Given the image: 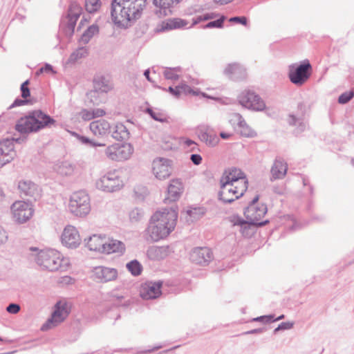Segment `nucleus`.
<instances>
[{"label":"nucleus","instance_id":"2","mask_svg":"<svg viewBox=\"0 0 354 354\" xmlns=\"http://www.w3.org/2000/svg\"><path fill=\"white\" fill-rule=\"evenodd\" d=\"M178 213L173 209L156 212L146 230L147 240L156 242L167 237L175 228Z\"/></svg>","mask_w":354,"mask_h":354},{"label":"nucleus","instance_id":"27","mask_svg":"<svg viewBox=\"0 0 354 354\" xmlns=\"http://www.w3.org/2000/svg\"><path fill=\"white\" fill-rule=\"evenodd\" d=\"M0 155L5 159H8V162L14 159L16 153L14 151L13 140H0Z\"/></svg>","mask_w":354,"mask_h":354},{"label":"nucleus","instance_id":"47","mask_svg":"<svg viewBox=\"0 0 354 354\" xmlns=\"http://www.w3.org/2000/svg\"><path fill=\"white\" fill-rule=\"evenodd\" d=\"M225 20V16H221L219 19L215 21L207 23L204 28H222L223 22Z\"/></svg>","mask_w":354,"mask_h":354},{"label":"nucleus","instance_id":"56","mask_svg":"<svg viewBox=\"0 0 354 354\" xmlns=\"http://www.w3.org/2000/svg\"><path fill=\"white\" fill-rule=\"evenodd\" d=\"M273 319H274L273 315H264V316H261V317L254 318L253 321L254 322H260L261 321V322H263L265 323H269V322H272Z\"/></svg>","mask_w":354,"mask_h":354},{"label":"nucleus","instance_id":"32","mask_svg":"<svg viewBox=\"0 0 354 354\" xmlns=\"http://www.w3.org/2000/svg\"><path fill=\"white\" fill-rule=\"evenodd\" d=\"M153 4L159 8L160 15L167 16L172 14V8L175 6L172 0H153Z\"/></svg>","mask_w":354,"mask_h":354},{"label":"nucleus","instance_id":"42","mask_svg":"<svg viewBox=\"0 0 354 354\" xmlns=\"http://www.w3.org/2000/svg\"><path fill=\"white\" fill-rule=\"evenodd\" d=\"M237 225H240L241 227V232L242 234L245 236H249L252 235L254 232L253 228L251 227V226H254L252 224L250 223L248 220L246 221L244 220H240L236 223Z\"/></svg>","mask_w":354,"mask_h":354},{"label":"nucleus","instance_id":"6","mask_svg":"<svg viewBox=\"0 0 354 354\" xmlns=\"http://www.w3.org/2000/svg\"><path fill=\"white\" fill-rule=\"evenodd\" d=\"M312 66L308 60H304L300 64H293L288 67L290 81L297 86L304 85L311 75Z\"/></svg>","mask_w":354,"mask_h":354},{"label":"nucleus","instance_id":"39","mask_svg":"<svg viewBox=\"0 0 354 354\" xmlns=\"http://www.w3.org/2000/svg\"><path fill=\"white\" fill-rule=\"evenodd\" d=\"M87 55L88 50L86 47L78 48L77 50H75L71 54L68 62L69 63H75L78 59L85 57Z\"/></svg>","mask_w":354,"mask_h":354},{"label":"nucleus","instance_id":"59","mask_svg":"<svg viewBox=\"0 0 354 354\" xmlns=\"http://www.w3.org/2000/svg\"><path fill=\"white\" fill-rule=\"evenodd\" d=\"M190 160L194 165H198L201 163L202 157L199 154H192Z\"/></svg>","mask_w":354,"mask_h":354},{"label":"nucleus","instance_id":"44","mask_svg":"<svg viewBox=\"0 0 354 354\" xmlns=\"http://www.w3.org/2000/svg\"><path fill=\"white\" fill-rule=\"evenodd\" d=\"M100 6H101L100 0H86L85 1L86 10L90 13L96 12L100 8Z\"/></svg>","mask_w":354,"mask_h":354},{"label":"nucleus","instance_id":"10","mask_svg":"<svg viewBox=\"0 0 354 354\" xmlns=\"http://www.w3.org/2000/svg\"><path fill=\"white\" fill-rule=\"evenodd\" d=\"M133 151V147L130 143H115L106 147L105 154L110 160L120 162L129 159Z\"/></svg>","mask_w":354,"mask_h":354},{"label":"nucleus","instance_id":"46","mask_svg":"<svg viewBox=\"0 0 354 354\" xmlns=\"http://www.w3.org/2000/svg\"><path fill=\"white\" fill-rule=\"evenodd\" d=\"M177 68H166L164 71V76L167 80H178L179 75L176 73Z\"/></svg>","mask_w":354,"mask_h":354},{"label":"nucleus","instance_id":"3","mask_svg":"<svg viewBox=\"0 0 354 354\" xmlns=\"http://www.w3.org/2000/svg\"><path fill=\"white\" fill-rule=\"evenodd\" d=\"M29 251L30 259L35 261L42 270L55 272L68 263V261L56 250H39L38 248L30 247Z\"/></svg>","mask_w":354,"mask_h":354},{"label":"nucleus","instance_id":"22","mask_svg":"<svg viewBox=\"0 0 354 354\" xmlns=\"http://www.w3.org/2000/svg\"><path fill=\"white\" fill-rule=\"evenodd\" d=\"M287 170V163L281 158H276L270 169V180L283 179L286 175Z\"/></svg>","mask_w":354,"mask_h":354},{"label":"nucleus","instance_id":"63","mask_svg":"<svg viewBox=\"0 0 354 354\" xmlns=\"http://www.w3.org/2000/svg\"><path fill=\"white\" fill-rule=\"evenodd\" d=\"M292 324L290 322H282L278 326V329L281 330H288L290 329L292 327Z\"/></svg>","mask_w":354,"mask_h":354},{"label":"nucleus","instance_id":"23","mask_svg":"<svg viewBox=\"0 0 354 354\" xmlns=\"http://www.w3.org/2000/svg\"><path fill=\"white\" fill-rule=\"evenodd\" d=\"M89 128L92 133L97 137H104L111 133L110 123L103 119L93 121Z\"/></svg>","mask_w":354,"mask_h":354},{"label":"nucleus","instance_id":"21","mask_svg":"<svg viewBox=\"0 0 354 354\" xmlns=\"http://www.w3.org/2000/svg\"><path fill=\"white\" fill-rule=\"evenodd\" d=\"M162 281H147L141 286L140 295L144 299H153L161 295Z\"/></svg>","mask_w":354,"mask_h":354},{"label":"nucleus","instance_id":"24","mask_svg":"<svg viewBox=\"0 0 354 354\" xmlns=\"http://www.w3.org/2000/svg\"><path fill=\"white\" fill-rule=\"evenodd\" d=\"M183 184L178 179H173L170 181L167 189V197L165 199L166 202H174L177 201L183 192Z\"/></svg>","mask_w":354,"mask_h":354},{"label":"nucleus","instance_id":"35","mask_svg":"<svg viewBox=\"0 0 354 354\" xmlns=\"http://www.w3.org/2000/svg\"><path fill=\"white\" fill-rule=\"evenodd\" d=\"M287 121L290 125L297 126V130L299 133L304 131L307 127V124L304 121L303 115L297 117L294 114H290L288 117Z\"/></svg>","mask_w":354,"mask_h":354},{"label":"nucleus","instance_id":"26","mask_svg":"<svg viewBox=\"0 0 354 354\" xmlns=\"http://www.w3.org/2000/svg\"><path fill=\"white\" fill-rule=\"evenodd\" d=\"M113 88L112 82L108 77L99 75L93 80V88L102 93H107Z\"/></svg>","mask_w":354,"mask_h":354},{"label":"nucleus","instance_id":"55","mask_svg":"<svg viewBox=\"0 0 354 354\" xmlns=\"http://www.w3.org/2000/svg\"><path fill=\"white\" fill-rule=\"evenodd\" d=\"M146 112L150 115V116L156 121L162 122L164 120L161 118L162 115L160 113L154 112L152 109L147 108Z\"/></svg>","mask_w":354,"mask_h":354},{"label":"nucleus","instance_id":"54","mask_svg":"<svg viewBox=\"0 0 354 354\" xmlns=\"http://www.w3.org/2000/svg\"><path fill=\"white\" fill-rule=\"evenodd\" d=\"M20 306L17 304L11 303L6 307V310L10 314H17L20 311Z\"/></svg>","mask_w":354,"mask_h":354},{"label":"nucleus","instance_id":"5","mask_svg":"<svg viewBox=\"0 0 354 354\" xmlns=\"http://www.w3.org/2000/svg\"><path fill=\"white\" fill-rule=\"evenodd\" d=\"M88 194L84 191L75 192L71 194L68 203L69 212L77 217L86 216L91 212Z\"/></svg>","mask_w":354,"mask_h":354},{"label":"nucleus","instance_id":"28","mask_svg":"<svg viewBox=\"0 0 354 354\" xmlns=\"http://www.w3.org/2000/svg\"><path fill=\"white\" fill-rule=\"evenodd\" d=\"M225 73L233 80H243L246 77L245 68L239 64H229L225 70Z\"/></svg>","mask_w":354,"mask_h":354},{"label":"nucleus","instance_id":"18","mask_svg":"<svg viewBox=\"0 0 354 354\" xmlns=\"http://www.w3.org/2000/svg\"><path fill=\"white\" fill-rule=\"evenodd\" d=\"M171 161L164 158H156L153 161V173L159 180L168 178L171 174Z\"/></svg>","mask_w":354,"mask_h":354},{"label":"nucleus","instance_id":"62","mask_svg":"<svg viewBox=\"0 0 354 354\" xmlns=\"http://www.w3.org/2000/svg\"><path fill=\"white\" fill-rule=\"evenodd\" d=\"M266 330V328H256L251 330L246 331L243 333V335H249V334H260L263 333Z\"/></svg>","mask_w":354,"mask_h":354},{"label":"nucleus","instance_id":"64","mask_svg":"<svg viewBox=\"0 0 354 354\" xmlns=\"http://www.w3.org/2000/svg\"><path fill=\"white\" fill-rule=\"evenodd\" d=\"M185 145L187 147H191V149L193 151L194 150V148L196 146V143L190 140V139H187L185 141Z\"/></svg>","mask_w":354,"mask_h":354},{"label":"nucleus","instance_id":"17","mask_svg":"<svg viewBox=\"0 0 354 354\" xmlns=\"http://www.w3.org/2000/svg\"><path fill=\"white\" fill-rule=\"evenodd\" d=\"M62 243L69 248H76L81 243V239L77 230L72 226H66L61 236Z\"/></svg>","mask_w":354,"mask_h":354},{"label":"nucleus","instance_id":"25","mask_svg":"<svg viewBox=\"0 0 354 354\" xmlns=\"http://www.w3.org/2000/svg\"><path fill=\"white\" fill-rule=\"evenodd\" d=\"M231 121L237 122L241 136L248 138H253L257 136V133L247 124L245 120L240 113H234Z\"/></svg>","mask_w":354,"mask_h":354},{"label":"nucleus","instance_id":"15","mask_svg":"<svg viewBox=\"0 0 354 354\" xmlns=\"http://www.w3.org/2000/svg\"><path fill=\"white\" fill-rule=\"evenodd\" d=\"M68 314V313L66 304H62L60 302L57 303L55 309L52 313L51 317L41 326V330L46 331L57 326L66 319Z\"/></svg>","mask_w":354,"mask_h":354},{"label":"nucleus","instance_id":"13","mask_svg":"<svg viewBox=\"0 0 354 354\" xmlns=\"http://www.w3.org/2000/svg\"><path fill=\"white\" fill-rule=\"evenodd\" d=\"M118 272L114 268L103 266L94 267L91 270V278L97 283H108L117 279Z\"/></svg>","mask_w":354,"mask_h":354},{"label":"nucleus","instance_id":"34","mask_svg":"<svg viewBox=\"0 0 354 354\" xmlns=\"http://www.w3.org/2000/svg\"><path fill=\"white\" fill-rule=\"evenodd\" d=\"M75 165L68 161L60 162L55 168L56 171L64 176H73L75 174Z\"/></svg>","mask_w":354,"mask_h":354},{"label":"nucleus","instance_id":"16","mask_svg":"<svg viewBox=\"0 0 354 354\" xmlns=\"http://www.w3.org/2000/svg\"><path fill=\"white\" fill-rule=\"evenodd\" d=\"M18 189L21 197L27 198L28 201H36L40 197V189L30 180H21L18 184Z\"/></svg>","mask_w":354,"mask_h":354},{"label":"nucleus","instance_id":"61","mask_svg":"<svg viewBox=\"0 0 354 354\" xmlns=\"http://www.w3.org/2000/svg\"><path fill=\"white\" fill-rule=\"evenodd\" d=\"M43 72H46V73L53 72L52 66L48 64H46L44 67L41 68L37 72V74L39 75Z\"/></svg>","mask_w":354,"mask_h":354},{"label":"nucleus","instance_id":"45","mask_svg":"<svg viewBox=\"0 0 354 354\" xmlns=\"http://www.w3.org/2000/svg\"><path fill=\"white\" fill-rule=\"evenodd\" d=\"M143 217V212L138 209L134 208L129 212V219L131 222H138Z\"/></svg>","mask_w":354,"mask_h":354},{"label":"nucleus","instance_id":"8","mask_svg":"<svg viewBox=\"0 0 354 354\" xmlns=\"http://www.w3.org/2000/svg\"><path fill=\"white\" fill-rule=\"evenodd\" d=\"M123 185L124 183L121 178L120 172L116 169L108 171L96 182L98 189L107 192L118 191Z\"/></svg>","mask_w":354,"mask_h":354},{"label":"nucleus","instance_id":"9","mask_svg":"<svg viewBox=\"0 0 354 354\" xmlns=\"http://www.w3.org/2000/svg\"><path fill=\"white\" fill-rule=\"evenodd\" d=\"M221 187L218 192L219 199L225 203H230L241 197L248 189V186L243 185H234L228 183H220Z\"/></svg>","mask_w":354,"mask_h":354},{"label":"nucleus","instance_id":"36","mask_svg":"<svg viewBox=\"0 0 354 354\" xmlns=\"http://www.w3.org/2000/svg\"><path fill=\"white\" fill-rule=\"evenodd\" d=\"M198 137L202 142L210 147L216 146L219 141L217 136L213 132L201 131Z\"/></svg>","mask_w":354,"mask_h":354},{"label":"nucleus","instance_id":"12","mask_svg":"<svg viewBox=\"0 0 354 354\" xmlns=\"http://www.w3.org/2000/svg\"><path fill=\"white\" fill-rule=\"evenodd\" d=\"M239 103L244 107L254 111H263L266 104L259 95L251 91H244L239 96Z\"/></svg>","mask_w":354,"mask_h":354},{"label":"nucleus","instance_id":"1","mask_svg":"<svg viewBox=\"0 0 354 354\" xmlns=\"http://www.w3.org/2000/svg\"><path fill=\"white\" fill-rule=\"evenodd\" d=\"M147 0H112L111 15L113 21L120 28H127L138 19Z\"/></svg>","mask_w":354,"mask_h":354},{"label":"nucleus","instance_id":"30","mask_svg":"<svg viewBox=\"0 0 354 354\" xmlns=\"http://www.w3.org/2000/svg\"><path fill=\"white\" fill-rule=\"evenodd\" d=\"M104 242V237L100 235L93 234L88 238L86 242V246L90 250L103 253Z\"/></svg>","mask_w":354,"mask_h":354},{"label":"nucleus","instance_id":"4","mask_svg":"<svg viewBox=\"0 0 354 354\" xmlns=\"http://www.w3.org/2000/svg\"><path fill=\"white\" fill-rule=\"evenodd\" d=\"M56 123L49 115L41 110H35L21 118L16 124V130L21 133H35L50 128Z\"/></svg>","mask_w":354,"mask_h":354},{"label":"nucleus","instance_id":"14","mask_svg":"<svg viewBox=\"0 0 354 354\" xmlns=\"http://www.w3.org/2000/svg\"><path fill=\"white\" fill-rule=\"evenodd\" d=\"M13 218L19 223H24L29 220L33 214L32 205L24 201H16L11 206Z\"/></svg>","mask_w":354,"mask_h":354},{"label":"nucleus","instance_id":"33","mask_svg":"<svg viewBox=\"0 0 354 354\" xmlns=\"http://www.w3.org/2000/svg\"><path fill=\"white\" fill-rule=\"evenodd\" d=\"M112 137L117 140H127L130 138V133L122 123H117L113 128Z\"/></svg>","mask_w":354,"mask_h":354},{"label":"nucleus","instance_id":"51","mask_svg":"<svg viewBox=\"0 0 354 354\" xmlns=\"http://www.w3.org/2000/svg\"><path fill=\"white\" fill-rule=\"evenodd\" d=\"M28 84H29V80H26L24 82H23L22 84L21 85L20 89H21V97L24 99H26L30 95V89L28 88Z\"/></svg>","mask_w":354,"mask_h":354},{"label":"nucleus","instance_id":"40","mask_svg":"<svg viewBox=\"0 0 354 354\" xmlns=\"http://www.w3.org/2000/svg\"><path fill=\"white\" fill-rule=\"evenodd\" d=\"M100 94H102V93L93 88L87 93V98L93 105H99L105 101L104 97L100 96Z\"/></svg>","mask_w":354,"mask_h":354},{"label":"nucleus","instance_id":"7","mask_svg":"<svg viewBox=\"0 0 354 354\" xmlns=\"http://www.w3.org/2000/svg\"><path fill=\"white\" fill-rule=\"evenodd\" d=\"M259 198V197L257 195L252 200L249 205L245 209L244 215L250 223L253 225L263 226L269 222L268 220L261 221L268 209L265 204L257 205Z\"/></svg>","mask_w":354,"mask_h":354},{"label":"nucleus","instance_id":"29","mask_svg":"<svg viewBox=\"0 0 354 354\" xmlns=\"http://www.w3.org/2000/svg\"><path fill=\"white\" fill-rule=\"evenodd\" d=\"M124 251H125V245L120 241L115 240V239H111V240H109V241H105V242H104L103 253L123 254Z\"/></svg>","mask_w":354,"mask_h":354},{"label":"nucleus","instance_id":"52","mask_svg":"<svg viewBox=\"0 0 354 354\" xmlns=\"http://www.w3.org/2000/svg\"><path fill=\"white\" fill-rule=\"evenodd\" d=\"M80 116L84 121H88L94 118L91 109H82L80 113Z\"/></svg>","mask_w":354,"mask_h":354},{"label":"nucleus","instance_id":"20","mask_svg":"<svg viewBox=\"0 0 354 354\" xmlns=\"http://www.w3.org/2000/svg\"><path fill=\"white\" fill-rule=\"evenodd\" d=\"M213 259L211 250L208 248H196L190 253V260L201 266L207 265Z\"/></svg>","mask_w":354,"mask_h":354},{"label":"nucleus","instance_id":"19","mask_svg":"<svg viewBox=\"0 0 354 354\" xmlns=\"http://www.w3.org/2000/svg\"><path fill=\"white\" fill-rule=\"evenodd\" d=\"M220 183H228L229 184L241 185L243 184L248 186V180L243 172L237 168L233 167L225 170Z\"/></svg>","mask_w":354,"mask_h":354},{"label":"nucleus","instance_id":"43","mask_svg":"<svg viewBox=\"0 0 354 354\" xmlns=\"http://www.w3.org/2000/svg\"><path fill=\"white\" fill-rule=\"evenodd\" d=\"M72 135L74 136L75 138H77V139L78 140H80L84 145H89V146L93 147L105 146V144L94 142L92 140H91L90 138H88L86 136H80L75 132H73Z\"/></svg>","mask_w":354,"mask_h":354},{"label":"nucleus","instance_id":"11","mask_svg":"<svg viewBox=\"0 0 354 354\" xmlns=\"http://www.w3.org/2000/svg\"><path fill=\"white\" fill-rule=\"evenodd\" d=\"M82 13V7L76 2L70 4L67 17L62 20L60 24L66 36L71 37L73 35L77 19Z\"/></svg>","mask_w":354,"mask_h":354},{"label":"nucleus","instance_id":"41","mask_svg":"<svg viewBox=\"0 0 354 354\" xmlns=\"http://www.w3.org/2000/svg\"><path fill=\"white\" fill-rule=\"evenodd\" d=\"M127 270L133 275L138 276L141 274L142 266L137 260H132L127 263Z\"/></svg>","mask_w":354,"mask_h":354},{"label":"nucleus","instance_id":"57","mask_svg":"<svg viewBox=\"0 0 354 354\" xmlns=\"http://www.w3.org/2000/svg\"><path fill=\"white\" fill-rule=\"evenodd\" d=\"M91 111L94 118H100L106 115V111L103 109L97 108L91 109Z\"/></svg>","mask_w":354,"mask_h":354},{"label":"nucleus","instance_id":"37","mask_svg":"<svg viewBox=\"0 0 354 354\" xmlns=\"http://www.w3.org/2000/svg\"><path fill=\"white\" fill-rule=\"evenodd\" d=\"M188 24L186 20L181 19L179 18H174L169 19L165 25L163 26V29L172 30L175 28H180L185 27Z\"/></svg>","mask_w":354,"mask_h":354},{"label":"nucleus","instance_id":"49","mask_svg":"<svg viewBox=\"0 0 354 354\" xmlns=\"http://www.w3.org/2000/svg\"><path fill=\"white\" fill-rule=\"evenodd\" d=\"M354 96L353 91L345 92L341 94L338 98V102L339 104H346L349 102Z\"/></svg>","mask_w":354,"mask_h":354},{"label":"nucleus","instance_id":"53","mask_svg":"<svg viewBox=\"0 0 354 354\" xmlns=\"http://www.w3.org/2000/svg\"><path fill=\"white\" fill-rule=\"evenodd\" d=\"M229 21L236 24H241L243 26H247L248 24V19L246 17L244 16L231 17L230 18Z\"/></svg>","mask_w":354,"mask_h":354},{"label":"nucleus","instance_id":"48","mask_svg":"<svg viewBox=\"0 0 354 354\" xmlns=\"http://www.w3.org/2000/svg\"><path fill=\"white\" fill-rule=\"evenodd\" d=\"M177 90L179 91V96L183 93L185 95L191 93H192L194 95H197V93L195 91H194L189 86L185 84H182L177 86Z\"/></svg>","mask_w":354,"mask_h":354},{"label":"nucleus","instance_id":"50","mask_svg":"<svg viewBox=\"0 0 354 354\" xmlns=\"http://www.w3.org/2000/svg\"><path fill=\"white\" fill-rule=\"evenodd\" d=\"M218 14L215 12L206 13L203 16H198L196 19L194 21V24H196L202 21H207L209 19H212L218 17Z\"/></svg>","mask_w":354,"mask_h":354},{"label":"nucleus","instance_id":"31","mask_svg":"<svg viewBox=\"0 0 354 354\" xmlns=\"http://www.w3.org/2000/svg\"><path fill=\"white\" fill-rule=\"evenodd\" d=\"M147 254L151 259H162L168 255V248L165 246H151L147 250Z\"/></svg>","mask_w":354,"mask_h":354},{"label":"nucleus","instance_id":"58","mask_svg":"<svg viewBox=\"0 0 354 354\" xmlns=\"http://www.w3.org/2000/svg\"><path fill=\"white\" fill-rule=\"evenodd\" d=\"M8 240L7 232L0 225V245L4 244Z\"/></svg>","mask_w":354,"mask_h":354},{"label":"nucleus","instance_id":"60","mask_svg":"<svg viewBox=\"0 0 354 354\" xmlns=\"http://www.w3.org/2000/svg\"><path fill=\"white\" fill-rule=\"evenodd\" d=\"M28 100L24 99H16L14 102L10 106L9 109H12L15 106H22L27 104Z\"/></svg>","mask_w":354,"mask_h":354},{"label":"nucleus","instance_id":"38","mask_svg":"<svg viewBox=\"0 0 354 354\" xmlns=\"http://www.w3.org/2000/svg\"><path fill=\"white\" fill-rule=\"evenodd\" d=\"M99 31V28L97 25L90 26L83 33L81 40L84 44H87L91 39L96 35Z\"/></svg>","mask_w":354,"mask_h":354}]
</instances>
